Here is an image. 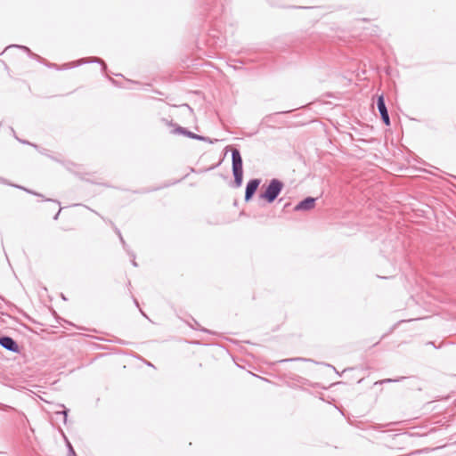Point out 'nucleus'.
<instances>
[{"label":"nucleus","mask_w":456,"mask_h":456,"mask_svg":"<svg viewBox=\"0 0 456 456\" xmlns=\"http://www.w3.org/2000/svg\"><path fill=\"white\" fill-rule=\"evenodd\" d=\"M283 183L279 179L273 178L270 181L264 192L259 197L265 200L268 203L273 202L283 189Z\"/></svg>","instance_id":"nucleus-1"},{"label":"nucleus","mask_w":456,"mask_h":456,"mask_svg":"<svg viewBox=\"0 0 456 456\" xmlns=\"http://www.w3.org/2000/svg\"><path fill=\"white\" fill-rule=\"evenodd\" d=\"M232 173L234 175V183L237 187H240L242 183L243 178V168H242V158L238 149L232 151Z\"/></svg>","instance_id":"nucleus-2"},{"label":"nucleus","mask_w":456,"mask_h":456,"mask_svg":"<svg viewBox=\"0 0 456 456\" xmlns=\"http://www.w3.org/2000/svg\"><path fill=\"white\" fill-rule=\"evenodd\" d=\"M92 62L100 63L102 66V70L106 69V64L104 63V61L102 59L97 58V57L82 58L76 61L68 62V63L63 64L62 66H60V69H72V68L77 67L81 64L92 63Z\"/></svg>","instance_id":"nucleus-3"},{"label":"nucleus","mask_w":456,"mask_h":456,"mask_svg":"<svg viewBox=\"0 0 456 456\" xmlns=\"http://www.w3.org/2000/svg\"><path fill=\"white\" fill-rule=\"evenodd\" d=\"M0 346L4 349L11 351L12 353L19 352V346L17 342L11 337L3 336L0 337Z\"/></svg>","instance_id":"nucleus-4"},{"label":"nucleus","mask_w":456,"mask_h":456,"mask_svg":"<svg viewBox=\"0 0 456 456\" xmlns=\"http://www.w3.org/2000/svg\"><path fill=\"white\" fill-rule=\"evenodd\" d=\"M377 107H378V110H379V111L380 113L382 121L387 126H389L390 125V118H389L388 111H387V106H386L383 95L379 96V98L377 100Z\"/></svg>","instance_id":"nucleus-5"},{"label":"nucleus","mask_w":456,"mask_h":456,"mask_svg":"<svg viewBox=\"0 0 456 456\" xmlns=\"http://www.w3.org/2000/svg\"><path fill=\"white\" fill-rule=\"evenodd\" d=\"M260 184L259 179H251L248 182L246 185V191H245V200L248 201L252 199L255 192L256 191L258 186Z\"/></svg>","instance_id":"nucleus-6"},{"label":"nucleus","mask_w":456,"mask_h":456,"mask_svg":"<svg viewBox=\"0 0 456 456\" xmlns=\"http://www.w3.org/2000/svg\"><path fill=\"white\" fill-rule=\"evenodd\" d=\"M315 198L307 197L305 200H301L296 207L294 208L295 211H307L311 210L315 206Z\"/></svg>","instance_id":"nucleus-7"},{"label":"nucleus","mask_w":456,"mask_h":456,"mask_svg":"<svg viewBox=\"0 0 456 456\" xmlns=\"http://www.w3.org/2000/svg\"><path fill=\"white\" fill-rule=\"evenodd\" d=\"M175 133L182 134H183V135H185L187 137H190V138H192V139H196V140H199V141H204V142H211L209 138L202 136V135L196 134H194V133H192L191 131H188L186 128L182 127V126H177L175 129Z\"/></svg>","instance_id":"nucleus-8"},{"label":"nucleus","mask_w":456,"mask_h":456,"mask_svg":"<svg viewBox=\"0 0 456 456\" xmlns=\"http://www.w3.org/2000/svg\"><path fill=\"white\" fill-rule=\"evenodd\" d=\"M11 47H17V48H20V49H22L23 51L27 52L31 57L33 58H36V59H39L40 57L38 55H37L36 53H33L29 48H28L27 46H24V45H10V46H7L5 48V50L11 48Z\"/></svg>","instance_id":"nucleus-9"},{"label":"nucleus","mask_w":456,"mask_h":456,"mask_svg":"<svg viewBox=\"0 0 456 456\" xmlns=\"http://www.w3.org/2000/svg\"><path fill=\"white\" fill-rule=\"evenodd\" d=\"M114 231H115V232L118 235L119 240H120V241H121V243H122V245H123L124 248H126V244L125 240H124V239H123V237H122V234H121L120 231H119L117 227H115V228H114Z\"/></svg>","instance_id":"nucleus-10"},{"label":"nucleus","mask_w":456,"mask_h":456,"mask_svg":"<svg viewBox=\"0 0 456 456\" xmlns=\"http://www.w3.org/2000/svg\"><path fill=\"white\" fill-rule=\"evenodd\" d=\"M68 446H69L68 456H77L73 447L71 446V444L69 443H68Z\"/></svg>","instance_id":"nucleus-11"},{"label":"nucleus","mask_w":456,"mask_h":456,"mask_svg":"<svg viewBox=\"0 0 456 456\" xmlns=\"http://www.w3.org/2000/svg\"><path fill=\"white\" fill-rule=\"evenodd\" d=\"M403 379V378H400V379H387L379 381V383L397 382V381H399V380H401Z\"/></svg>","instance_id":"nucleus-12"},{"label":"nucleus","mask_w":456,"mask_h":456,"mask_svg":"<svg viewBox=\"0 0 456 456\" xmlns=\"http://www.w3.org/2000/svg\"><path fill=\"white\" fill-rule=\"evenodd\" d=\"M49 68H53V69H60V66H58L57 64L55 63H48L46 64Z\"/></svg>","instance_id":"nucleus-13"},{"label":"nucleus","mask_w":456,"mask_h":456,"mask_svg":"<svg viewBox=\"0 0 456 456\" xmlns=\"http://www.w3.org/2000/svg\"><path fill=\"white\" fill-rule=\"evenodd\" d=\"M61 414H63V417H64V422H66L67 420V415H68V411L67 410H64L63 411L61 412Z\"/></svg>","instance_id":"nucleus-14"},{"label":"nucleus","mask_w":456,"mask_h":456,"mask_svg":"<svg viewBox=\"0 0 456 456\" xmlns=\"http://www.w3.org/2000/svg\"><path fill=\"white\" fill-rule=\"evenodd\" d=\"M17 187H18V188L22 189V187H21V186H17ZM23 190H24V188H23ZM25 191H27L28 193H32V194H35V195H38L37 193L33 192V191H29V190H27V189H25Z\"/></svg>","instance_id":"nucleus-15"},{"label":"nucleus","mask_w":456,"mask_h":456,"mask_svg":"<svg viewBox=\"0 0 456 456\" xmlns=\"http://www.w3.org/2000/svg\"><path fill=\"white\" fill-rule=\"evenodd\" d=\"M132 256H133V260H132V264H133V265H134V266H137V263H136V262H135V260H134V255H132Z\"/></svg>","instance_id":"nucleus-16"},{"label":"nucleus","mask_w":456,"mask_h":456,"mask_svg":"<svg viewBox=\"0 0 456 456\" xmlns=\"http://www.w3.org/2000/svg\"><path fill=\"white\" fill-rule=\"evenodd\" d=\"M60 211H61V209L58 211V213H56V215H55V216H54V219H57V218H58V216H59V214H60Z\"/></svg>","instance_id":"nucleus-17"},{"label":"nucleus","mask_w":456,"mask_h":456,"mask_svg":"<svg viewBox=\"0 0 456 456\" xmlns=\"http://www.w3.org/2000/svg\"><path fill=\"white\" fill-rule=\"evenodd\" d=\"M134 303H135V305L138 306V302H137V300H136V299H134Z\"/></svg>","instance_id":"nucleus-18"},{"label":"nucleus","mask_w":456,"mask_h":456,"mask_svg":"<svg viewBox=\"0 0 456 456\" xmlns=\"http://www.w3.org/2000/svg\"><path fill=\"white\" fill-rule=\"evenodd\" d=\"M287 112H288V111H281V114H284V113H287Z\"/></svg>","instance_id":"nucleus-19"},{"label":"nucleus","mask_w":456,"mask_h":456,"mask_svg":"<svg viewBox=\"0 0 456 456\" xmlns=\"http://www.w3.org/2000/svg\"><path fill=\"white\" fill-rule=\"evenodd\" d=\"M295 360H296V361H298V360H302V359H301V358H296Z\"/></svg>","instance_id":"nucleus-20"}]
</instances>
